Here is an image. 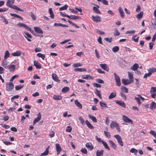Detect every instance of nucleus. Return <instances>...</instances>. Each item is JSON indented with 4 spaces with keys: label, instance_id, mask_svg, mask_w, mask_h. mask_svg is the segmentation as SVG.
<instances>
[{
    "label": "nucleus",
    "instance_id": "obj_42",
    "mask_svg": "<svg viewBox=\"0 0 156 156\" xmlns=\"http://www.w3.org/2000/svg\"><path fill=\"white\" fill-rule=\"evenodd\" d=\"M102 143L103 145L105 147L106 149H107L108 150H110V148L108 147V146L107 143L106 142L103 141H102Z\"/></svg>",
    "mask_w": 156,
    "mask_h": 156
},
{
    "label": "nucleus",
    "instance_id": "obj_44",
    "mask_svg": "<svg viewBox=\"0 0 156 156\" xmlns=\"http://www.w3.org/2000/svg\"><path fill=\"white\" fill-rule=\"evenodd\" d=\"M37 55L39 57L41 58L43 60H44V58L45 57V55L41 53H38L37 54Z\"/></svg>",
    "mask_w": 156,
    "mask_h": 156
},
{
    "label": "nucleus",
    "instance_id": "obj_28",
    "mask_svg": "<svg viewBox=\"0 0 156 156\" xmlns=\"http://www.w3.org/2000/svg\"><path fill=\"white\" fill-rule=\"evenodd\" d=\"M62 97L58 95H54L53 96L54 99L56 100H60L62 99Z\"/></svg>",
    "mask_w": 156,
    "mask_h": 156
},
{
    "label": "nucleus",
    "instance_id": "obj_22",
    "mask_svg": "<svg viewBox=\"0 0 156 156\" xmlns=\"http://www.w3.org/2000/svg\"><path fill=\"white\" fill-rule=\"evenodd\" d=\"M75 103V105L79 108H80L81 109L82 108V105L80 103V102L78 101V100H76L74 101Z\"/></svg>",
    "mask_w": 156,
    "mask_h": 156
},
{
    "label": "nucleus",
    "instance_id": "obj_56",
    "mask_svg": "<svg viewBox=\"0 0 156 156\" xmlns=\"http://www.w3.org/2000/svg\"><path fill=\"white\" fill-rule=\"evenodd\" d=\"M154 43L153 42H151L149 43V49L151 50L152 49Z\"/></svg>",
    "mask_w": 156,
    "mask_h": 156
},
{
    "label": "nucleus",
    "instance_id": "obj_62",
    "mask_svg": "<svg viewBox=\"0 0 156 156\" xmlns=\"http://www.w3.org/2000/svg\"><path fill=\"white\" fill-rule=\"evenodd\" d=\"M104 133L106 137L108 138L110 137L111 135L109 132H107L106 131H104Z\"/></svg>",
    "mask_w": 156,
    "mask_h": 156
},
{
    "label": "nucleus",
    "instance_id": "obj_24",
    "mask_svg": "<svg viewBox=\"0 0 156 156\" xmlns=\"http://www.w3.org/2000/svg\"><path fill=\"white\" fill-rule=\"evenodd\" d=\"M87 125V127L90 129H94L93 126L87 120H86L85 121Z\"/></svg>",
    "mask_w": 156,
    "mask_h": 156
},
{
    "label": "nucleus",
    "instance_id": "obj_19",
    "mask_svg": "<svg viewBox=\"0 0 156 156\" xmlns=\"http://www.w3.org/2000/svg\"><path fill=\"white\" fill-rule=\"evenodd\" d=\"M54 26H60V27H68V26L67 25L63 24L62 23H54Z\"/></svg>",
    "mask_w": 156,
    "mask_h": 156
},
{
    "label": "nucleus",
    "instance_id": "obj_23",
    "mask_svg": "<svg viewBox=\"0 0 156 156\" xmlns=\"http://www.w3.org/2000/svg\"><path fill=\"white\" fill-rule=\"evenodd\" d=\"M138 65L137 63L134 64L133 66H131L130 68L131 69L135 71L138 68Z\"/></svg>",
    "mask_w": 156,
    "mask_h": 156
},
{
    "label": "nucleus",
    "instance_id": "obj_16",
    "mask_svg": "<svg viewBox=\"0 0 156 156\" xmlns=\"http://www.w3.org/2000/svg\"><path fill=\"white\" fill-rule=\"evenodd\" d=\"M118 11L120 14V16L122 18H123L125 16L124 13L122 9L120 7H119L118 9Z\"/></svg>",
    "mask_w": 156,
    "mask_h": 156
},
{
    "label": "nucleus",
    "instance_id": "obj_36",
    "mask_svg": "<svg viewBox=\"0 0 156 156\" xmlns=\"http://www.w3.org/2000/svg\"><path fill=\"white\" fill-rule=\"evenodd\" d=\"M10 15L12 16H13L16 17L17 18H19L21 20H23V18L22 17H21L20 16H19V15H16V14H13V13H10Z\"/></svg>",
    "mask_w": 156,
    "mask_h": 156
},
{
    "label": "nucleus",
    "instance_id": "obj_33",
    "mask_svg": "<svg viewBox=\"0 0 156 156\" xmlns=\"http://www.w3.org/2000/svg\"><path fill=\"white\" fill-rule=\"evenodd\" d=\"M69 90V88L68 87H64L62 90V92L63 93H66Z\"/></svg>",
    "mask_w": 156,
    "mask_h": 156
},
{
    "label": "nucleus",
    "instance_id": "obj_61",
    "mask_svg": "<svg viewBox=\"0 0 156 156\" xmlns=\"http://www.w3.org/2000/svg\"><path fill=\"white\" fill-rule=\"evenodd\" d=\"M120 34V33L119 31L116 29H115V30L114 33V35L115 36H118Z\"/></svg>",
    "mask_w": 156,
    "mask_h": 156
},
{
    "label": "nucleus",
    "instance_id": "obj_63",
    "mask_svg": "<svg viewBox=\"0 0 156 156\" xmlns=\"http://www.w3.org/2000/svg\"><path fill=\"white\" fill-rule=\"evenodd\" d=\"M24 34L29 38H31L32 37L31 35L27 32H24Z\"/></svg>",
    "mask_w": 156,
    "mask_h": 156
},
{
    "label": "nucleus",
    "instance_id": "obj_51",
    "mask_svg": "<svg viewBox=\"0 0 156 156\" xmlns=\"http://www.w3.org/2000/svg\"><path fill=\"white\" fill-rule=\"evenodd\" d=\"M134 98L135 100L137 102L139 105H140L141 104V102L140 101V98L139 97H135Z\"/></svg>",
    "mask_w": 156,
    "mask_h": 156
},
{
    "label": "nucleus",
    "instance_id": "obj_5",
    "mask_svg": "<svg viewBox=\"0 0 156 156\" xmlns=\"http://www.w3.org/2000/svg\"><path fill=\"white\" fill-rule=\"evenodd\" d=\"M37 117L35 119L33 122V125H35V124L39 121L41 118V113L39 112L37 114Z\"/></svg>",
    "mask_w": 156,
    "mask_h": 156
},
{
    "label": "nucleus",
    "instance_id": "obj_48",
    "mask_svg": "<svg viewBox=\"0 0 156 156\" xmlns=\"http://www.w3.org/2000/svg\"><path fill=\"white\" fill-rule=\"evenodd\" d=\"M119 48L118 46H116L114 47L112 49V50L113 52H114L118 51L119 50Z\"/></svg>",
    "mask_w": 156,
    "mask_h": 156
},
{
    "label": "nucleus",
    "instance_id": "obj_39",
    "mask_svg": "<svg viewBox=\"0 0 156 156\" xmlns=\"http://www.w3.org/2000/svg\"><path fill=\"white\" fill-rule=\"evenodd\" d=\"M10 56V54L9 53L8 51H5V56L4 57V58L6 60V59L8 57H9Z\"/></svg>",
    "mask_w": 156,
    "mask_h": 156
},
{
    "label": "nucleus",
    "instance_id": "obj_6",
    "mask_svg": "<svg viewBox=\"0 0 156 156\" xmlns=\"http://www.w3.org/2000/svg\"><path fill=\"white\" fill-rule=\"evenodd\" d=\"M122 82L124 85H127L130 84L131 83H132V80H131L130 81L128 79H126L123 78L122 79Z\"/></svg>",
    "mask_w": 156,
    "mask_h": 156
},
{
    "label": "nucleus",
    "instance_id": "obj_35",
    "mask_svg": "<svg viewBox=\"0 0 156 156\" xmlns=\"http://www.w3.org/2000/svg\"><path fill=\"white\" fill-rule=\"evenodd\" d=\"M143 12H140L139 14L136 16V17L137 19H141L143 16Z\"/></svg>",
    "mask_w": 156,
    "mask_h": 156
},
{
    "label": "nucleus",
    "instance_id": "obj_64",
    "mask_svg": "<svg viewBox=\"0 0 156 156\" xmlns=\"http://www.w3.org/2000/svg\"><path fill=\"white\" fill-rule=\"evenodd\" d=\"M93 85L94 87H101V85L98 83H94Z\"/></svg>",
    "mask_w": 156,
    "mask_h": 156
},
{
    "label": "nucleus",
    "instance_id": "obj_25",
    "mask_svg": "<svg viewBox=\"0 0 156 156\" xmlns=\"http://www.w3.org/2000/svg\"><path fill=\"white\" fill-rule=\"evenodd\" d=\"M116 96V93L115 92L111 93L108 97V99H110L114 98Z\"/></svg>",
    "mask_w": 156,
    "mask_h": 156
},
{
    "label": "nucleus",
    "instance_id": "obj_20",
    "mask_svg": "<svg viewBox=\"0 0 156 156\" xmlns=\"http://www.w3.org/2000/svg\"><path fill=\"white\" fill-rule=\"evenodd\" d=\"M34 65L37 69H40L41 68V66L40 64L35 61H34Z\"/></svg>",
    "mask_w": 156,
    "mask_h": 156
},
{
    "label": "nucleus",
    "instance_id": "obj_58",
    "mask_svg": "<svg viewBox=\"0 0 156 156\" xmlns=\"http://www.w3.org/2000/svg\"><path fill=\"white\" fill-rule=\"evenodd\" d=\"M19 77V76L18 75H15L14 76H12L11 78L10 79V81H13V80H14L15 78H18V77Z\"/></svg>",
    "mask_w": 156,
    "mask_h": 156
},
{
    "label": "nucleus",
    "instance_id": "obj_3",
    "mask_svg": "<svg viewBox=\"0 0 156 156\" xmlns=\"http://www.w3.org/2000/svg\"><path fill=\"white\" fill-rule=\"evenodd\" d=\"M14 87V85L12 83H7L6 89L8 91H11L13 88Z\"/></svg>",
    "mask_w": 156,
    "mask_h": 156
},
{
    "label": "nucleus",
    "instance_id": "obj_41",
    "mask_svg": "<svg viewBox=\"0 0 156 156\" xmlns=\"http://www.w3.org/2000/svg\"><path fill=\"white\" fill-rule=\"evenodd\" d=\"M148 71L149 72L151 73V74L152 73H154L156 72V68H151L148 69Z\"/></svg>",
    "mask_w": 156,
    "mask_h": 156
},
{
    "label": "nucleus",
    "instance_id": "obj_54",
    "mask_svg": "<svg viewBox=\"0 0 156 156\" xmlns=\"http://www.w3.org/2000/svg\"><path fill=\"white\" fill-rule=\"evenodd\" d=\"M81 151L83 154H87V149L85 148H83L80 150Z\"/></svg>",
    "mask_w": 156,
    "mask_h": 156
},
{
    "label": "nucleus",
    "instance_id": "obj_57",
    "mask_svg": "<svg viewBox=\"0 0 156 156\" xmlns=\"http://www.w3.org/2000/svg\"><path fill=\"white\" fill-rule=\"evenodd\" d=\"M96 81L97 82L100 83H104V81L102 80L101 79H96Z\"/></svg>",
    "mask_w": 156,
    "mask_h": 156
},
{
    "label": "nucleus",
    "instance_id": "obj_40",
    "mask_svg": "<svg viewBox=\"0 0 156 156\" xmlns=\"http://www.w3.org/2000/svg\"><path fill=\"white\" fill-rule=\"evenodd\" d=\"M100 104L101 106V107L103 109V108H108L107 104L104 102L100 101Z\"/></svg>",
    "mask_w": 156,
    "mask_h": 156
},
{
    "label": "nucleus",
    "instance_id": "obj_12",
    "mask_svg": "<svg viewBox=\"0 0 156 156\" xmlns=\"http://www.w3.org/2000/svg\"><path fill=\"white\" fill-rule=\"evenodd\" d=\"M100 67L103 69H104L105 70L108 71L109 69L108 66L107 65L104 63V64H100Z\"/></svg>",
    "mask_w": 156,
    "mask_h": 156
},
{
    "label": "nucleus",
    "instance_id": "obj_34",
    "mask_svg": "<svg viewBox=\"0 0 156 156\" xmlns=\"http://www.w3.org/2000/svg\"><path fill=\"white\" fill-rule=\"evenodd\" d=\"M156 106V103L155 102L153 101L151 104L149 108L151 109L152 110L153 109H155Z\"/></svg>",
    "mask_w": 156,
    "mask_h": 156
},
{
    "label": "nucleus",
    "instance_id": "obj_26",
    "mask_svg": "<svg viewBox=\"0 0 156 156\" xmlns=\"http://www.w3.org/2000/svg\"><path fill=\"white\" fill-rule=\"evenodd\" d=\"M86 69L85 68H78L74 69V71L76 72L86 71Z\"/></svg>",
    "mask_w": 156,
    "mask_h": 156
},
{
    "label": "nucleus",
    "instance_id": "obj_31",
    "mask_svg": "<svg viewBox=\"0 0 156 156\" xmlns=\"http://www.w3.org/2000/svg\"><path fill=\"white\" fill-rule=\"evenodd\" d=\"M93 10L94 12L97 14H101V12L100 10L97 8V7L94 6L93 7Z\"/></svg>",
    "mask_w": 156,
    "mask_h": 156
},
{
    "label": "nucleus",
    "instance_id": "obj_52",
    "mask_svg": "<svg viewBox=\"0 0 156 156\" xmlns=\"http://www.w3.org/2000/svg\"><path fill=\"white\" fill-rule=\"evenodd\" d=\"M104 39L107 42L109 43H111L112 40V38L111 37H110V38L108 37L105 38Z\"/></svg>",
    "mask_w": 156,
    "mask_h": 156
},
{
    "label": "nucleus",
    "instance_id": "obj_53",
    "mask_svg": "<svg viewBox=\"0 0 156 156\" xmlns=\"http://www.w3.org/2000/svg\"><path fill=\"white\" fill-rule=\"evenodd\" d=\"M130 151L131 153H134L135 154H136L137 152V150L134 148H132L130 150Z\"/></svg>",
    "mask_w": 156,
    "mask_h": 156
},
{
    "label": "nucleus",
    "instance_id": "obj_13",
    "mask_svg": "<svg viewBox=\"0 0 156 156\" xmlns=\"http://www.w3.org/2000/svg\"><path fill=\"white\" fill-rule=\"evenodd\" d=\"M67 18L73 20H76L80 19V18L79 16L75 15H71L70 16L68 15V16H67Z\"/></svg>",
    "mask_w": 156,
    "mask_h": 156
},
{
    "label": "nucleus",
    "instance_id": "obj_9",
    "mask_svg": "<svg viewBox=\"0 0 156 156\" xmlns=\"http://www.w3.org/2000/svg\"><path fill=\"white\" fill-rule=\"evenodd\" d=\"M92 20L96 22H99L101 21L100 17L98 16H91Z\"/></svg>",
    "mask_w": 156,
    "mask_h": 156
},
{
    "label": "nucleus",
    "instance_id": "obj_37",
    "mask_svg": "<svg viewBox=\"0 0 156 156\" xmlns=\"http://www.w3.org/2000/svg\"><path fill=\"white\" fill-rule=\"evenodd\" d=\"M7 62L6 61L3 60L2 62V65L3 66L5 69L7 68L8 67V66H7Z\"/></svg>",
    "mask_w": 156,
    "mask_h": 156
},
{
    "label": "nucleus",
    "instance_id": "obj_45",
    "mask_svg": "<svg viewBox=\"0 0 156 156\" xmlns=\"http://www.w3.org/2000/svg\"><path fill=\"white\" fill-rule=\"evenodd\" d=\"M23 85H21V84L19 85L16 86L15 87V89L16 90H19L22 88L23 87Z\"/></svg>",
    "mask_w": 156,
    "mask_h": 156
},
{
    "label": "nucleus",
    "instance_id": "obj_11",
    "mask_svg": "<svg viewBox=\"0 0 156 156\" xmlns=\"http://www.w3.org/2000/svg\"><path fill=\"white\" fill-rule=\"evenodd\" d=\"M34 31L37 33L39 34H42L43 33V31L42 30L38 27H34Z\"/></svg>",
    "mask_w": 156,
    "mask_h": 156
},
{
    "label": "nucleus",
    "instance_id": "obj_15",
    "mask_svg": "<svg viewBox=\"0 0 156 156\" xmlns=\"http://www.w3.org/2000/svg\"><path fill=\"white\" fill-rule=\"evenodd\" d=\"M85 146L86 147L88 148L90 151L92 150L94 148L93 146L91 143H86Z\"/></svg>",
    "mask_w": 156,
    "mask_h": 156
},
{
    "label": "nucleus",
    "instance_id": "obj_38",
    "mask_svg": "<svg viewBox=\"0 0 156 156\" xmlns=\"http://www.w3.org/2000/svg\"><path fill=\"white\" fill-rule=\"evenodd\" d=\"M15 67V65H12L9 67V69L10 71H13L16 69Z\"/></svg>",
    "mask_w": 156,
    "mask_h": 156
},
{
    "label": "nucleus",
    "instance_id": "obj_60",
    "mask_svg": "<svg viewBox=\"0 0 156 156\" xmlns=\"http://www.w3.org/2000/svg\"><path fill=\"white\" fill-rule=\"evenodd\" d=\"M149 133L152 135L154 136L156 138V133L153 130H151Z\"/></svg>",
    "mask_w": 156,
    "mask_h": 156
},
{
    "label": "nucleus",
    "instance_id": "obj_17",
    "mask_svg": "<svg viewBox=\"0 0 156 156\" xmlns=\"http://www.w3.org/2000/svg\"><path fill=\"white\" fill-rule=\"evenodd\" d=\"M118 124L115 122L112 121L110 124V127L111 129H113L114 127H116L118 126Z\"/></svg>",
    "mask_w": 156,
    "mask_h": 156
},
{
    "label": "nucleus",
    "instance_id": "obj_30",
    "mask_svg": "<svg viewBox=\"0 0 156 156\" xmlns=\"http://www.w3.org/2000/svg\"><path fill=\"white\" fill-rule=\"evenodd\" d=\"M104 151L103 150H101L100 151L99 150H97L96 151V156H101L102 155Z\"/></svg>",
    "mask_w": 156,
    "mask_h": 156
},
{
    "label": "nucleus",
    "instance_id": "obj_46",
    "mask_svg": "<svg viewBox=\"0 0 156 156\" xmlns=\"http://www.w3.org/2000/svg\"><path fill=\"white\" fill-rule=\"evenodd\" d=\"M49 153V151L47 149H46L45 151L43 153L41 154L40 156H45L48 155Z\"/></svg>",
    "mask_w": 156,
    "mask_h": 156
},
{
    "label": "nucleus",
    "instance_id": "obj_47",
    "mask_svg": "<svg viewBox=\"0 0 156 156\" xmlns=\"http://www.w3.org/2000/svg\"><path fill=\"white\" fill-rule=\"evenodd\" d=\"M156 91V87H152L151 88V89L150 90V93L151 94H152Z\"/></svg>",
    "mask_w": 156,
    "mask_h": 156
},
{
    "label": "nucleus",
    "instance_id": "obj_49",
    "mask_svg": "<svg viewBox=\"0 0 156 156\" xmlns=\"http://www.w3.org/2000/svg\"><path fill=\"white\" fill-rule=\"evenodd\" d=\"M68 7V5H66L60 8L59 9V10L60 11H61L64 10H66L67 9Z\"/></svg>",
    "mask_w": 156,
    "mask_h": 156
},
{
    "label": "nucleus",
    "instance_id": "obj_7",
    "mask_svg": "<svg viewBox=\"0 0 156 156\" xmlns=\"http://www.w3.org/2000/svg\"><path fill=\"white\" fill-rule=\"evenodd\" d=\"M122 118L123 120L125 122H126L131 123V124L133 123V121L126 115H123Z\"/></svg>",
    "mask_w": 156,
    "mask_h": 156
},
{
    "label": "nucleus",
    "instance_id": "obj_27",
    "mask_svg": "<svg viewBox=\"0 0 156 156\" xmlns=\"http://www.w3.org/2000/svg\"><path fill=\"white\" fill-rule=\"evenodd\" d=\"M128 78L129 79V80L131 81V80H132V83L133 82V75L132 73L131 72H128Z\"/></svg>",
    "mask_w": 156,
    "mask_h": 156
},
{
    "label": "nucleus",
    "instance_id": "obj_14",
    "mask_svg": "<svg viewBox=\"0 0 156 156\" xmlns=\"http://www.w3.org/2000/svg\"><path fill=\"white\" fill-rule=\"evenodd\" d=\"M52 79L55 81L57 82H59L60 80L58 79L57 76L56 74L53 73L52 74Z\"/></svg>",
    "mask_w": 156,
    "mask_h": 156
},
{
    "label": "nucleus",
    "instance_id": "obj_8",
    "mask_svg": "<svg viewBox=\"0 0 156 156\" xmlns=\"http://www.w3.org/2000/svg\"><path fill=\"white\" fill-rule=\"evenodd\" d=\"M17 25L20 27H22L25 28L26 30H30L31 28L27 26L26 24L21 23H20L17 24Z\"/></svg>",
    "mask_w": 156,
    "mask_h": 156
},
{
    "label": "nucleus",
    "instance_id": "obj_29",
    "mask_svg": "<svg viewBox=\"0 0 156 156\" xmlns=\"http://www.w3.org/2000/svg\"><path fill=\"white\" fill-rule=\"evenodd\" d=\"M88 117L90 118L95 123L97 122V120L95 117L92 116L90 115H88Z\"/></svg>",
    "mask_w": 156,
    "mask_h": 156
},
{
    "label": "nucleus",
    "instance_id": "obj_18",
    "mask_svg": "<svg viewBox=\"0 0 156 156\" xmlns=\"http://www.w3.org/2000/svg\"><path fill=\"white\" fill-rule=\"evenodd\" d=\"M21 51H19L16 52L11 53V55L14 56H20L21 55Z\"/></svg>",
    "mask_w": 156,
    "mask_h": 156
},
{
    "label": "nucleus",
    "instance_id": "obj_50",
    "mask_svg": "<svg viewBox=\"0 0 156 156\" xmlns=\"http://www.w3.org/2000/svg\"><path fill=\"white\" fill-rule=\"evenodd\" d=\"M56 151H62V148L59 144H56L55 145Z\"/></svg>",
    "mask_w": 156,
    "mask_h": 156
},
{
    "label": "nucleus",
    "instance_id": "obj_1",
    "mask_svg": "<svg viewBox=\"0 0 156 156\" xmlns=\"http://www.w3.org/2000/svg\"><path fill=\"white\" fill-rule=\"evenodd\" d=\"M14 1H7L6 2L7 5L10 7L11 8H12L18 11L23 12V10L19 8H18L16 6L13 5L12 4L14 3Z\"/></svg>",
    "mask_w": 156,
    "mask_h": 156
},
{
    "label": "nucleus",
    "instance_id": "obj_55",
    "mask_svg": "<svg viewBox=\"0 0 156 156\" xmlns=\"http://www.w3.org/2000/svg\"><path fill=\"white\" fill-rule=\"evenodd\" d=\"M82 64L78 63L73 64V67H76L79 66H82Z\"/></svg>",
    "mask_w": 156,
    "mask_h": 156
},
{
    "label": "nucleus",
    "instance_id": "obj_43",
    "mask_svg": "<svg viewBox=\"0 0 156 156\" xmlns=\"http://www.w3.org/2000/svg\"><path fill=\"white\" fill-rule=\"evenodd\" d=\"M121 89L123 92L127 93L128 92V89L125 87L122 86L121 87Z\"/></svg>",
    "mask_w": 156,
    "mask_h": 156
},
{
    "label": "nucleus",
    "instance_id": "obj_4",
    "mask_svg": "<svg viewBox=\"0 0 156 156\" xmlns=\"http://www.w3.org/2000/svg\"><path fill=\"white\" fill-rule=\"evenodd\" d=\"M114 137L117 140L119 144L121 146H122L123 144L121 136L118 135H114Z\"/></svg>",
    "mask_w": 156,
    "mask_h": 156
},
{
    "label": "nucleus",
    "instance_id": "obj_10",
    "mask_svg": "<svg viewBox=\"0 0 156 156\" xmlns=\"http://www.w3.org/2000/svg\"><path fill=\"white\" fill-rule=\"evenodd\" d=\"M115 102L116 103L119 105L121 106L122 107L124 108H126V105L124 103V102L122 101H118V100H116L115 101Z\"/></svg>",
    "mask_w": 156,
    "mask_h": 156
},
{
    "label": "nucleus",
    "instance_id": "obj_32",
    "mask_svg": "<svg viewBox=\"0 0 156 156\" xmlns=\"http://www.w3.org/2000/svg\"><path fill=\"white\" fill-rule=\"evenodd\" d=\"M95 94L98 96L101 99V92L100 91L98 90L97 89H95Z\"/></svg>",
    "mask_w": 156,
    "mask_h": 156
},
{
    "label": "nucleus",
    "instance_id": "obj_2",
    "mask_svg": "<svg viewBox=\"0 0 156 156\" xmlns=\"http://www.w3.org/2000/svg\"><path fill=\"white\" fill-rule=\"evenodd\" d=\"M116 84L118 86H120L121 85L120 79L119 76L115 73H114Z\"/></svg>",
    "mask_w": 156,
    "mask_h": 156
},
{
    "label": "nucleus",
    "instance_id": "obj_21",
    "mask_svg": "<svg viewBox=\"0 0 156 156\" xmlns=\"http://www.w3.org/2000/svg\"><path fill=\"white\" fill-rule=\"evenodd\" d=\"M109 144L114 149H115L116 148V146L115 144L113 142V141L111 140L108 141Z\"/></svg>",
    "mask_w": 156,
    "mask_h": 156
},
{
    "label": "nucleus",
    "instance_id": "obj_59",
    "mask_svg": "<svg viewBox=\"0 0 156 156\" xmlns=\"http://www.w3.org/2000/svg\"><path fill=\"white\" fill-rule=\"evenodd\" d=\"M9 119V117L8 115H5L3 117L2 119L4 120L5 121H7Z\"/></svg>",
    "mask_w": 156,
    "mask_h": 156
}]
</instances>
